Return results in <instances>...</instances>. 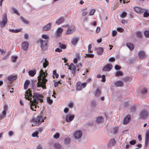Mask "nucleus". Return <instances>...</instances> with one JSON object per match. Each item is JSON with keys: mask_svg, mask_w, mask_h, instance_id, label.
<instances>
[{"mask_svg": "<svg viewBox=\"0 0 149 149\" xmlns=\"http://www.w3.org/2000/svg\"><path fill=\"white\" fill-rule=\"evenodd\" d=\"M74 118L73 115H67L65 116V120L66 122H68L72 121L73 119Z\"/></svg>", "mask_w": 149, "mask_h": 149, "instance_id": "dca6fc26", "label": "nucleus"}, {"mask_svg": "<svg viewBox=\"0 0 149 149\" xmlns=\"http://www.w3.org/2000/svg\"><path fill=\"white\" fill-rule=\"evenodd\" d=\"M51 25L50 23H48L43 28V29L44 31H48L49 30L50 28Z\"/></svg>", "mask_w": 149, "mask_h": 149, "instance_id": "cd10ccee", "label": "nucleus"}, {"mask_svg": "<svg viewBox=\"0 0 149 149\" xmlns=\"http://www.w3.org/2000/svg\"><path fill=\"white\" fill-rule=\"evenodd\" d=\"M74 106V103L73 102H70L68 105V106L70 108H72Z\"/></svg>", "mask_w": 149, "mask_h": 149, "instance_id": "5fc2aeb1", "label": "nucleus"}, {"mask_svg": "<svg viewBox=\"0 0 149 149\" xmlns=\"http://www.w3.org/2000/svg\"><path fill=\"white\" fill-rule=\"evenodd\" d=\"M47 101L49 104H52L53 102V100L49 98L47 99Z\"/></svg>", "mask_w": 149, "mask_h": 149, "instance_id": "680f3d73", "label": "nucleus"}, {"mask_svg": "<svg viewBox=\"0 0 149 149\" xmlns=\"http://www.w3.org/2000/svg\"><path fill=\"white\" fill-rule=\"evenodd\" d=\"M60 81H58V82H55L54 83V86L55 87H56L58 86V83H60Z\"/></svg>", "mask_w": 149, "mask_h": 149, "instance_id": "e2e57ef3", "label": "nucleus"}, {"mask_svg": "<svg viewBox=\"0 0 149 149\" xmlns=\"http://www.w3.org/2000/svg\"><path fill=\"white\" fill-rule=\"evenodd\" d=\"M117 34V32L116 30H113L112 31V35L113 36H115Z\"/></svg>", "mask_w": 149, "mask_h": 149, "instance_id": "13d9d810", "label": "nucleus"}, {"mask_svg": "<svg viewBox=\"0 0 149 149\" xmlns=\"http://www.w3.org/2000/svg\"><path fill=\"white\" fill-rule=\"evenodd\" d=\"M82 67V64L81 63H79L78 64L75 65V72H78L80 69Z\"/></svg>", "mask_w": 149, "mask_h": 149, "instance_id": "a878e982", "label": "nucleus"}, {"mask_svg": "<svg viewBox=\"0 0 149 149\" xmlns=\"http://www.w3.org/2000/svg\"><path fill=\"white\" fill-rule=\"evenodd\" d=\"M7 79L10 82H12L13 81L16 80L17 78L16 75H9L6 77Z\"/></svg>", "mask_w": 149, "mask_h": 149, "instance_id": "9d476101", "label": "nucleus"}, {"mask_svg": "<svg viewBox=\"0 0 149 149\" xmlns=\"http://www.w3.org/2000/svg\"><path fill=\"white\" fill-rule=\"evenodd\" d=\"M58 44L60 48L63 49H65L66 48V47L65 45L63 44H61V43H59Z\"/></svg>", "mask_w": 149, "mask_h": 149, "instance_id": "ea45409f", "label": "nucleus"}, {"mask_svg": "<svg viewBox=\"0 0 149 149\" xmlns=\"http://www.w3.org/2000/svg\"><path fill=\"white\" fill-rule=\"evenodd\" d=\"M32 95L31 92L28 89L26 91L25 93V97L26 99L30 101V107L31 109L33 111H36L34 109H36L37 104L36 102L34 101H32Z\"/></svg>", "mask_w": 149, "mask_h": 149, "instance_id": "f03ea898", "label": "nucleus"}, {"mask_svg": "<svg viewBox=\"0 0 149 149\" xmlns=\"http://www.w3.org/2000/svg\"><path fill=\"white\" fill-rule=\"evenodd\" d=\"M65 65H67L68 67V69L70 70L73 74V76L74 74V65L72 63L70 64L69 65L68 63H65Z\"/></svg>", "mask_w": 149, "mask_h": 149, "instance_id": "f8f14e48", "label": "nucleus"}, {"mask_svg": "<svg viewBox=\"0 0 149 149\" xmlns=\"http://www.w3.org/2000/svg\"><path fill=\"white\" fill-rule=\"evenodd\" d=\"M143 12L144 13L143 14L144 17H147L149 16V13L147 12V10H145V11Z\"/></svg>", "mask_w": 149, "mask_h": 149, "instance_id": "a18cd8bd", "label": "nucleus"}, {"mask_svg": "<svg viewBox=\"0 0 149 149\" xmlns=\"http://www.w3.org/2000/svg\"><path fill=\"white\" fill-rule=\"evenodd\" d=\"M109 61L111 62H114L115 61V59L114 57H111L109 59Z\"/></svg>", "mask_w": 149, "mask_h": 149, "instance_id": "0e129e2a", "label": "nucleus"}, {"mask_svg": "<svg viewBox=\"0 0 149 149\" xmlns=\"http://www.w3.org/2000/svg\"><path fill=\"white\" fill-rule=\"evenodd\" d=\"M128 102H125L124 103H123L122 105H124V107H123V108H126L128 107Z\"/></svg>", "mask_w": 149, "mask_h": 149, "instance_id": "de8ad7c7", "label": "nucleus"}, {"mask_svg": "<svg viewBox=\"0 0 149 149\" xmlns=\"http://www.w3.org/2000/svg\"><path fill=\"white\" fill-rule=\"evenodd\" d=\"M123 74V73L122 71H119L116 72L115 74V76L118 77L119 76H122Z\"/></svg>", "mask_w": 149, "mask_h": 149, "instance_id": "58836bf2", "label": "nucleus"}, {"mask_svg": "<svg viewBox=\"0 0 149 149\" xmlns=\"http://www.w3.org/2000/svg\"><path fill=\"white\" fill-rule=\"evenodd\" d=\"M147 89L146 88H144L141 91V93L143 94H145L147 92Z\"/></svg>", "mask_w": 149, "mask_h": 149, "instance_id": "49530a36", "label": "nucleus"}, {"mask_svg": "<svg viewBox=\"0 0 149 149\" xmlns=\"http://www.w3.org/2000/svg\"><path fill=\"white\" fill-rule=\"evenodd\" d=\"M38 132L36 131H35L32 134V136L33 137H38Z\"/></svg>", "mask_w": 149, "mask_h": 149, "instance_id": "37998d69", "label": "nucleus"}, {"mask_svg": "<svg viewBox=\"0 0 149 149\" xmlns=\"http://www.w3.org/2000/svg\"><path fill=\"white\" fill-rule=\"evenodd\" d=\"M126 45L130 50H132L134 49V47L132 44L130 43H127Z\"/></svg>", "mask_w": 149, "mask_h": 149, "instance_id": "c85d7f7f", "label": "nucleus"}, {"mask_svg": "<svg viewBox=\"0 0 149 149\" xmlns=\"http://www.w3.org/2000/svg\"><path fill=\"white\" fill-rule=\"evenodd\" d=\"M17 58L18 57L16 56L13 57L12 59L13 62L15 63L16 62Z\"/></svg>", "mask_w": 149, "mask_h": 149, "instance_id": "3c124183", "label": "nucleus"}, {"mask_svg": "<svg viewBox=\"0 0 149 149\" xmlns=\"http://www.w3.org/2000/svg\"><path fill=\"white\" fill-rule=\"evenodd\" d=\"M69 110V109L68 108H65L64 110V113H67L68 112Z\"/></svg>", "mask_w": 149, "mask_h": 149, "instance_id": "774afa93", "label": "nucleus"}, {"mask_svg": "<svg viewBox=\"0 0 149 149\" xmlns=\"http://www.w3.org/2000/svg\"><path fill=\"white\" fill-rule=\"evenodd\" d=\"M54 146L55 148L60 149L61 148V146L58 142L55 143L54 144Z\"/></svg>", "mask_w": 149, "mask_h": 149, "instance_id": "473e14b6", "label": "nucleus"}, {"mask_svg": "<svg viewBox=\"0 0 149 149\" xmlns=\"http://www.w3.org/2000/svg\"><path fill=\"white\" fill-rule=\"evenodd\" d=\"M42 62H43V66L44 68H45L48 65V62L46 58L43 59Z\"/></svg>", "mask_w": 149, "mask_h": 149, "instance_id": "393cba45", "label": "nucleus"}, {"mask_svg": "<svg viewBox=\"0 0 149 149\" xmlns=\"http://www.w3.org/2000/svg\"><path fill=\"white\" fill-rule=\"evenodd\" d=\"M87 83L84 82L81 83L80 82H78L77 84L76 90L78 91H81L82 88H85L86 86Z\"/></svg>", "mask_w": 149, "mask_h": 149, "instance_id": "1a4fd4ad", "label": "nucleus"}, {"mask_svg": "<svg viewBox=\"0 0 149 149\" xmlns=\"http://www.w3.org/2000/svg\"><path fill=\"white\" fill-rule=\"evenodd\" d=\"M95 9H93L91 10L89 13V15H94L95 12Z\"/></svg>", "mask_w": 149, "mask_h": 149, "instance_id": "864d4df0", "label": "nucleus"}, {"mask_svg": "<svg viewBox=\"0 0 149 149\" xmlns=\"http://www.w3.org/2000/svg\"><path fill=\"white\" fill-rule=\"evenodd\" d=\"M47 76V74L45 72L41 70L39 72V75L38 77V80L39 84L36 90L39 91L40 90L41 87L43 89H46V84L47 80L46 78Z\"/></svg>", "mask_w": 149, "mask_h": 149, "instance_id": "f257e3e1", "label": "nucleus"}, {"mask_svg": "<svg viewBox=\"0 0 149 149\" xmlns=\"http://www.w3.org/2000/svg\"><path fill=\"white\" fill-rule=\"evenodd\" d=\"M82 132L80 130H78L75 132V142L79 143L81 141L82 136Z\"/></svg>", "mask_w": 149, "mask_h": 149, "instance_id": "39448f33", "label": "nucleus"}, {"mask_svg": "<svg viewBox=\"0 0 149 149\" xmlns=\"http://www.w3.org/2000/svg\"><path fill=\"white\" fill-rule=\"evenodd\" d=\"M73 30L70 29V28H68L66 32V34H70L73 33Z\"/></svg>", "mask_w": 149, "mask_h": 149, "instance_id": "a19ab883", "label": "nucleus"}, {"mask_svg": "<svg viewBox=\"0 0 149 149\" xmlns=\"http://www.w3.org/2000/svg\"><path fill=\"white\" fill-rule=\"evenodd\" d=\"M149 141V130H147L146 132L145 138V146L147 147Z\"/></svg>", "mask_w": 149, "mask_h": 149, "instance_id": "9b49d317", "label": "nucleus"}, {"mask_svg": "<svg viewBox=\"0 0 149 149\" xmlns=\"http://www.w3.org/2000/svg\"><path fill=\"white\" fill-rule=\"evenodd\" d=\"M49 40V37L48 35L43 34L42 35V38L39 39L38 42H40V47L42 50H45L47 49Z\"/></svg>", "mask_w": 149, "mask_h": 149, "instance_id": "7ed1b4c3", "label": "nucleus"}, {"mask_svg": "<svg viewBox=\"0 0 149 149\" xmlns=\"http://www.w3.org/2000/svg\"><path fill=\"white\" fill-rule=\"evenodd\" d=\"M29 46V44L28 42H24L22 43V48L24 50H27Z\"/></svg>", "mask_w": 149, "mask_h": 149, "instance_id": "a211bd4d", "label": "nucleus"}, {"mask_svg": "<svg viewBox=\"0 0 149 149\" xmlns=\"http://www.w3.org/2000/svg\"><path fill=\"white\" fill-rule=\"evenodd\" d=\"M104 117L103 116L97 117L96 118V122L97 123H101L103 121Z\"/></svg>", "mask_w": 149, "mask_h": 149, "instance_id": "c756f323", "label": "nucleus"}, {"mask_svg": "<svg viewBox=\"0 0 149 149\" xmlns=\"http://www.w3.org/2000/svg\"><path fill=\"white\" fill-rule=\"evenodd\" d=\"M36 73L35 70H31L29 72V74L32 77L34 76Z\"/></svg>", "mask_w": 149, "mask_h": 149, "instance_id": "c9c22d12", "label": "nucleus"}, {"mask_svg": "<svg viewBox=\"0 0 149 149\" xmlns=\"http://www.w3.org/2000/svg\"><path fill=\"white\" fill-rule=\"evenodd\" d=\"M118 128L117 127L114 128L113 129V134H116L118 133Z\"/></svg>", "mask_w": 149, "mask_h": 149, "instance_id": "c03bdc74", "label": "nucleus"}, {"mask_svg": "<svg viewBox=\"0 0 149 149\" xmlns=\"http://www.w3.org/2000/svg\"><path fill=\"white\" fill-rule=\"evenodd\" d=\"M20 19L21 21L25 24H28L29 23V21L28 20H26L22 16L20 17Z\"/></svg>", "mask_w": 149, "mask_h": 149, "instance_id": "e433bc0d", "label": "nucleus"}, {"mask_svg": "<svg viewBox=\"0 0 149 149\" xmlns=\"http://www.w3.org/2000/svg\"><path fill=\"white\" fill-rule=\"evenodd\" d=\"M116 143V141L114 139H111L109 141V143L107 144V146L109 148H110L112 146H113Z\"/></svg>", "mask_w": 149, "mask_h": 149, "instance_id": "4468645a", "label": "nucleus"}, {"mask_svg": "<svg viewBox=\"0 0 149 149\" xmlns=\"http://www.w3.org/2000/svg\"><path fill=\"white\" fill-rule=\"evenodd\" d=\"M127 15V13L125 11H123L120 15V17L122 18H124L126 17Z\"/></svg>", "mask_w": 149, "mask_h": 149, "instance_id": "4c0bfd02", "label": "nucleus"}, {"mask_svg": "<svg viewBox=\"0 0 149 149\" xmlns=\"http://www.w3.org/2000/svg\"><path fill=\"white\" fill-rule=\"evenodd\" d=\"M88 51L89 52H91V49L92 48V45L91 44H90L88 46Z\"/></svg>", "mask_w": 149, "mask_h": 149, "instance_id": "052dcab7", "label": "nucleus"}, {"mask_svg": "<svg viewBox=\"0 0 149 149\" xmlns=\"http://www.w3.org/2000/svg\"><path fill=\"white\" fill-rule=\"evenodd\" d=\"M64 18L63 17L59 18L56 22V23L57 24H59L64 22Z\"/></svg>", "mask_w": 149, "mask_h": 149, "instance_id": "b1692460", "label": "nucleus"}, {"mask_svg": "<svg viewBox=\"0 0 149 149\" xmlns=\"http://www.w3.org/2000/svg\"><path fill=\"white\" fill-rule=\"evenodd\" d=\"M33 99L32 101H35V102L38 103V101H39L40 102H42L43 100L42 99V95L39 94L34 93H33Z\"/></svg>", "mask_w": 149, "mask_h": 149, "instance_id": "423d86ee", "label": "nucleus"}, {"mask_svg": "<svg viewBox=\"0 0 149 149\" xmlns=\"http://www.w3.org/2000/svg\"><path fill=\"white\" fill-rule=\"evenodd\" d=\"M139 117L142 119H146L149 116L148 112L147 111L143 110L139 113Z\"/></svg>", "mask_w": 149, "mask_h": 149, "instance_id": "6e6552de", "label": "nucleus"}, {"mask_svg": "<svg viewBox=\"0 0 149 149\" xmlns=\"http://www.w3.org/2000/svg\"><path fill=\"white\" fill-rule=\"evenodd\" d=\"M81 60V55L79 53H77L75 57V64L77 63L78 62L80 61Z\"/></svg>", "mask_w": 149, "mask_h": 149, "instance_id": "6ab92c4d", "label": "nucleus"}, {"mask_svg": "<svg viewBox=\"0 0 149 149\" xmlns=\"http://www.w3.org/2000/svg\"><path fill=\"white\" fill-rule=\"evenodd\" d=\"M96 50L97 51V54L99 55H102L104 50V49L100 47L97 48Z\"/></svg>", "mask_w": 149, "mask_h": 149, "instance_id": "4be33fe9", "label": "nucleus"}, {"mask_svg": "<svg viewBox=\"0 0 149 149\" xmlns=\"http://www.w3.org/2000/svg\"><path fill=\"white\" fill-rule=\"evenodd\" d=\"M63 29L61 27L58 28L55 32L56 36L58 37L62 34Z\"/></svg>", "mask_w": 149, "mask_h": 149, "instance_id": "f3484780", "label": "nucleus"}, {"mask_svg": "<svg viewBox=\"0 0 149 149\" xmlns=\"http://www.w3.org/2000/svg\"><path fill=\"white\" fill-rule=\"evenodd\" d=\"M136 109V107L135 106H132L130 108L131 111H135Z\"/></svg>", "mask_w": 149, "mask_h": 149, "instance_id": "338daca9", "label": "nucleus"}, {"mask_svg": "<svg viewBox=\"0 0 149 149\" xmlns=\"http://www.w3.org/2000/svg\"><path fill=\"white\" fill-rule=\"evenodd\" d=\"M39 84V82L38 81V82H33L32 84V87L34 89L36 90L37 87V86L38 85V84Z\"/></svg>", "mask_w": 149, "mask_h": 149, "instance_id": "f704fd0d", "label": "nucleus"}, {"mask_svg": "<svg viewBox=\"0 0 149 149\" xmlns=\"http://www.w3.org/2000/svg\"><path fill=\"white\" fill-rule=\"evenodd\" d=\"M134 9L136 12L139 13H143L145 11L144 9L137 7H134Z\"/></svg>", "mask_w": 149, "mask_h": 149, "instance_id": "aec40b11", "label": "nucleus"}, {"mask_svg": "<svg viewBox=\"0 0 149 149\" xmlns=\"http://www.w3.org/2000/svg\"><path fill=\"white\" fill-rule=\"evenodd\" d=\"M60 134L58 133H56L53 135V137L55 139H58L59 137Z\"/></svg>", "mask_w": 149, "mask_h": 149, "instance_id": "603ef678", "label": "nucleus"}, {"mask_svg": "<svg viewBox=\"0 0 149 149\" xmlns=\"http://www.w3.org/2000/svg\"><path fill=\"white\" fill-rule=\"evenodd\" d=\"M117 30L118 31L121 32L123 31V29L122 28L118 27L117 28Z\"/></svg>", "mask_w": 149, "mask_h": 149, "instance_id": "69168bd1", "label": "nucleus"}, {"mask_svg": "<svg viewBox=\"0 0 149 149\" xmlns=\"http://www.w3.org/2000/svg\"><path fill=\"white\" fill-rule=\"evenodd\" d=\"M8 22V19L7 17L6 14V13L3 14L2 21L0 22V26L2 28H4Z\"/></svg>", "mask_w": 149, "mask_h": 149, "instance_id": "0eeeda50", "label": "nucleus"}, {"mask_svg": "<svg viewBox=\"0 0 149 149\" xmlns=\"http://www.w3.org/2000/svg\"><path fill=\"white\" fill-rule=\"evenodd\" d=\"M11 10L13 13L15 14L18 15H20V14L18 11L15 8L13 7L11 8Z\"/></svg>", "mask_w": 149, "mask_h": 149, "instance_id": "7c9ffc66", "label": "nucleus"}, {"mask_svg": "<svg viewBox=\"0 0 149 149\" xmlns=\"http://www.w3.org/2000/svg\"><path fill=\"white\" fill-rule=\"evenodd\" d=\"M114 84L116 87H121L123 86L124 83L123 81H119L115 82Z\"/></svg>", "mask_w": 149, "mask_h": 149, "instance_id": "412c9836", "label": "nucleus"}, {"mask_svg": "<svg viewBox=\"0 0 149 149\" xmlns=\"http://www.w3.org/2000/svg\"><path fill=\"white\" fill-rule=\"evenodd\" d=\"M101 94L100 91L99 89H97L95 94V96L97 97H99L100 96Z\"/></svg>", "mask_w": 149, "mask_h": 149, "instance_id": "72a5a7b5", "label": "nucleus"}, {"mask_svg": "<svg viewBox=\"0 0 149 149\" xmlns=\"http://www.w3.org/2000/svg\"><path fill=\"white\" fill-rule=\"evenodd\" d=\"M131 118V116L130 115H128L125 117L123 119V123L124 125L127 124Z\"/></svg>", "mask_w": 149, "mask_h": 149, "instance_id": "ddd939ff", "label": "nucleus"}, {"mask_svg": "<svg viewBox=\"0 0 149 149\" xmlns=\"http://www.w3.org/2000/svg\"><path fill=\"white\" fill-rule=\"evenodd\" d=\"M112 68V65L111 64H107L102 69L103 71H109Z\"/></svg>", "mask_w": 149, "mask_h": 149, "instance_id": "2eb2a0df", "label": "nucleus"}, {"mask_svg": "<svg viewBox=\"0 0 149 149\" xmlns=\"http://www.w3.org/2000/svg\"><path fill=\"white\" fill-rule=\"evenodd\" d=\"M53 75H54L56 78H58V74L56 73V70H54L53 72Z\"/></svg>", "mask_w": 149, "mask_h": 149, "instance_id": "8fccbe9b", "label": "nucleus"}, {"mask_svg": "<svg viewBox=\"0 0 149 149\" xmlns=\"http://www.w3.org/2000/svg\"><path fill=\"white\" fill-rule=\"evenodd\" d=\"M138 56L140 58H143L145 57L146 55L143 51H141L139 53Z\"/></svg>", "mask_w": 149, "mask_h": 149, "instance_id": "5701e85b", "label": "nucleus"}, {"mask_svg": "<svg viewBox=\"0 0 149 149\" xmlns=\"http://www.w3.org/2000/svg\"><path fill=\"white\" fill-rule=\"evenodd\" d=\"M129 143L130 145H133L136 143V141L135 140L130 141Z\"/></svg>", "mask_w": 149, "mask_h": 149, "instance_id": "6e6d98bb", "label": "nucleus"}, {"mask_svg": "<svg viewBox=\"0 0 149 149\" xmlns=\"http://www.w3.org/2000/svg\"><path fill=\"white\" fill-rule=\"evenodd\" d=\"M44 121V119L41 116H38L36 119L34 118L32 119L31 121L34 123L32 124V125L38 126L41 123Z\"/></svg>", "mask_w": 149, "mask_h": 149, "instance_id": "20e7f679", "label": "nucleus"}, {"mask_svg": "<svg viewBox=\"0 0 149 149\" xmlns=\"http://www.w3.org/2000/svg\"><path fill=\"white\" fill-rule=\"evenodd\" d=\"M86 57L89 58H93L94 57V55L93 54H86Z\"/></svg>", "mask_w": 149, "mask_h": 149, "instance_id": "4d7b16f0", "label": "nucleus"}, {"mask_svg": "<svg viewBox=\"0 0 149 149\" xmlns=\"http://www.w3.org/2000/svg\"><path fill=\"white\" fill-rule=\"evenodd\" d=\"M144 34L145 37H149V31H146L144 32Z\"/></svg>", "mask_w": 149, "mask_h": 149, "instance_id": "09e8293b", "label": "nucleus"}, {"mask_svg": "<svg viewBox=\"0 0 149 149\" xmlns=\"http://www.w3.org/2000/svg\"><path fill=\"white\" fill-rule=\"evenodd\" d=\"M91 105L93 108H95L96 106V102L94 101H92L91 103Z\"/></svg>", "mask_w": 149, "mask_h": 149, "instance_id": "79ce46f5", "label": "nucleus"}, {"mask_svg": "<svg viewBox=\"0 0 149 149\" xmlns=\"http://www.w3.org/2000/svg\"><path fill=\"white\" fill-rule=\"evenodd\" d=\"M30 83V81L29 80H27L25 81L24 84V88L25 89H27Z\"/></svg>", "mask_w": 149, "mask_h": 149, "instance_id": "bb28decb", "label": "nucleus"}, {"mask_svg": "<svg viewBox=\"0 0 149 149\" xmlns=\"http://www.w3.org/2000/svg\"><path fill=\"white\" fill-rule=\"evenodd\" d=\"M64 143L66 145L70 144V139L68 137L66 138L64 141Z\"/></svg>", "mask_w": 149, "mask_h": 149, "instance_id": "2f4dec72", "label": "nucleus"}, {"mask_svg": "<svg viewBox=\"0 0 149 149\" xmlns=\"http://www.w3.org/2000/svg\"><path fill=\"white\" fill-rule=\"evenodd\" d=\"M135 34L139 37H141V34L140 32H136L135 33Z\"/></svg>", "mask_w": 149, "mask_h": 149, "instance_id": "bf43d9fd", "label": "nucleus"}]
</instances>
